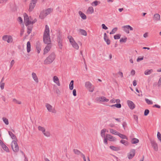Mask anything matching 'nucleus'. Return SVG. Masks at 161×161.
<instances>
[{"instance_id": "f257e3e1", "label": "nucleus", "mask_w": 161, "mask_h": 161, "mask_svg": "<svg viewBox=\"0 0 161 161\" xmlns=\"http://www.w3.org/2000/svg\"><path fill=\"white\" fill-rule=\"evenodd\" d=\"M49 32V28L47 25H46L43 36V41L44 43L48 45L50 44L51 42Z\"/></svg>"}, {"instance_id": "f03ea898", "label": "nucleus", "mask_w": 161, "mask_h": 161, "mask_svg": "<svg viewBox=\"0 0 161 161\" xmlns=\"http://www.w3.org/2000/svg\"><path fill=\"white\" fill-rule=\"evenodd\" d=\"M31 17L30 18L24 19L25 24V26L27 27V33L28 35H29L31 32L33 26L31 25Z\"/></svg>"}, {"instance_id": "7ed1b4c3", "label": "nucleus", "mask_w": 161, "mask_h": 161, "mask_svg": "<svg viewBox=\"0 0 161 161\" xmlns=\"http://www.w3.org/2000/svg\"><path fill=\"white\" fill-rule=\"evenodd\" d=\"M55 58V55L54 53H51L46 58L44 62L45 64H49L52 63Z\"/></svg>"}, {"instance_id": "20e7f679", "label": "nucleus", "mask_w": 161, "mask_h": 161, "mask_svg": "<svg viewBox=\"0 0 161 161\" xmlns=\"http://www.w3.org/2000/svg\"><path fill=\"white\" fill-rule=\"evenodd\" d=\"M52 11V9L50 8L47 9V10L43 11L40 13L39 17L42 19L44 18L47 15L50 14Z\"/></svg>"}, {"instance_id": "39448f33", "label": "nucleus", "mask_w": 161, "mask_h": 161, "mask_svg": "<svg viewBox=\"0 0 161 161\" xmlns=\"http://www.w3.org/2000/svg\"><path fill=\"white\" fill-rule=\"evenodd\" d=\"M11 147L14 152H17L19 151V147L16 141H12Z\"/></svg>"}, {"instance_id": "423d86ee", "label": "nucleus", "mask_w": 161, "mask_h": 161, "mask_svg": "<svg viewBox=\"0 0 161 161\" xmlns=\"http://www.w3.org/2000/svg\"><path fill=\"white\" fill-rule=\"evenodd\" d=\"M45 106L49 112L54 114L56 113L57 111L54 108H53L48 103H46Z\"/></svg>"}, {"instance_id": "0eeeda50", "label": "nucleus", "mask_w": 161, "mask_h": 161, "mask_svg": "<svg viewBox=\"0 0 161 161\" xmlns=\"http://www.w3.org/2000/svg\"><path fill=\"white\" fill-rule=\"evenodd\" d=\"M2 39L8 43H11L13 42V38L11 36L4 35L2 37Z\"/></svg>"}, {"instance_id": "6e6552de", "label": "nucleus", "mask_w": 161, "mask_h": 161, "mask_svg": "<svg viewBox=\"0 0 161 161\" xmlns=\"http://www.w3.org/2000/svg\"><path fill=\"white\" fill-rule=\"evenodd\" d=\"M96 101L98 103L106 102L108 101L109 100L103 96L97 97L95 99Z\"/></svg>"}, {"instance_id": "1a4fd4ad", "label": "nucleus", "mask_w": 161, "mask_h": 161, "mask_svg": "<svg viewBox=\"0 0 161 161\" xmlns=\"http://www.w3.org/2000/svg\"><path fill=\"white\" fill-rule=\"evenodd\" d=\"M37 1V0H31L29 5V12L32 11L36 5Z\"/></svg>"}, {"instance_id": "9d476101", "label": "nucleus", "mask_w": 161, "mask_h": 161, "mask_svg": "<svg viewBox=\"0 0 161 161\" xmlns=\"http://www.w3.org/2000/svg\"><path fill=\"white\" fill-rule=\"evenodd\" d=\"M85 86L88 89L89 91L91 92H92L94 91V87L92 86V84L89 81L86 82L85 83Z\"/></svg>"}, {"instance_id": "9b49d317", "label": "nucleus", "mask_w": 161, "mask_h": 161, "mask_svg": "<svg viewBox=\"0 0 161 161\" xmlns=\"http://www.w3.org/2000/svg\"><path fill=\"white\" fill-rule=\"evenodd\" d=\"M151 143L152 147L155 151H157L158 149V146L157 143L155 141L153 140H151Z\"/></svg>"}, {"instance_id": "f8f14e48", "label": "nucleus", "mask_w": 161, "mask_h": 161, "mask_svg": "<svg viewBox=\"0 0 161 161\" xmlns=\"http://www.w3.org/2000/svg\"><path fill=\"white\" fill-rule=\"evenodd\" d=\"M127 103L128 106L131 109H133L135 108V104L132 101L128 100L127 101Z\"/></svg>"}, {"instance_id": "ddd939ff", "label": "nucleus", "mask_w": 161, "mask_h": 161, "mask_svg": "<svg viewBox=\"0 0 161 161\" xmlns=\"http://www.w3.org/2000/svg\"><path fill=\"white\" fill-rule=\"evenodd\" d=\"M106 137L110 141H115L116 140V138L110 135L107 134Z\"/></svg>"}, {"instance_id": "4468645a", "label": "nucleus", "mask_w": 161, "mask_h": 161, "mask_svg": "<svg viewBox=\"0 0 161 161\" xmlns=\"http://www.w3.org/2000/svg\"><path fill=\"white\" fill-rule=\"evenodd\" d=\"M53 82L56 84L58 86H60V83L59 81L58 77L56 76H55L53 77Z\"/></svg>"}, {"instance_id": "2eb2a0df", "label": "nucleus", "mask_w": 161, "mask_h": 161, "mask_svg": "<svg viewBox=\"0 0 161 161\" xmlns=\"http://www.w3.org/2000/svg\"><path fill=\"white\" fill-rule=\"evenodd\" d=\"M32 77L35 81L37 83L38 82V79L37 77L36 74L34 72H33L31 74Z\"/></svg>"}, {"instance_id": "dca6fc26", "label": "nucleus", "mask_w": 161, "mask_h": 161, "mask_svg": "<svg viewBox=\"0 0 161 161\" xmlns=\"http://www.w3.org/2000/svg\"><path fill=\"white\" fill-rule=\"evenodd\" d=\"M36 47L37 51L38 53H39L41 50L40 43L39 42H37L36 43Z\"/></svg>"}, {"instance_id": "f3484780", "label": "nucleus", "mask_w": 161, "mask_h": 161, "mask_svg": "<svg viewBox=\"0 0 161 161\" xmlns=\"http://www.w3.org/2000/svg\"><path fill=\"white\" fill-rule=\"evenodd\" d=\"M57 41L58 42H63V38L61 34L59 33L57 35Z\"/></svg>"}, {"instance_id": "a211bd4d", "label": "nucleus", "mask_w": 161, "mask_h": 161, "mask_svg": "<svg viewBox=\"0 0 161 161\" xmlns=\"http://www.w3.org/2000/svg\"><path fill=\"white\" fill-rule=\"evenodd\" d=\"M106 33H105L104 34V39L105 41L106 42V43L107 45H109L110 43V40L108 39L107 38V39H106Z\"/></svg>"}, {"instance_id": "6ab92c4d", "label": "nucleus", "mask_w": 161, "mask_h": 161, "mask_svg": "<svg viewBox=\"0 0 161 161\" xmlns=\"http://www.w3.org/2000/svg\"><path fill=\"white\" fill-rule=\"evenodd\" d=\"M109 148L113 151H118L120 150V147H114L113 146H111Z\"/></svg>"}, {"instance_id": "aec40b11", "label": "nucleus", "mask_w": 161, "mask_h": 161, "mask_svg": "<svg viewBox=\"0 0 161 161\" xmlns=\"http://www.w3.org/2000/svg\"><path fill=\"white\" fill-rule=\"evenodd\" d=\"M79 14L80 17L83 19H86V16L85 14L82 13L81 11L79 12Z\"/></svg>"}, {"instance_id": "412c9836", "label": "nucleus", "mask_w": 161, "mask_h": 161, "mask_svg": "<svg viewBox=\"0 0 161 161\" xmlns=\"http://www.w3.org/2000/svg\"><path fill=\"white\" fill-rule=\"evenodd\" d=\"M153 19L156 21L160 20V15L159 14H154L153 16Z\"/></svg>"}, {"instance_id": "4be33fe9", "label": "nucleus", "mask_w": 161, "mask_h": 161, "mask_svg": "<svg viewBox=\"0 0 161 161\" xmlns=\"http://www.w3.org/2000/svg\"><path fill=\"white\" fill-rule=\"evenodd\" d=\"M50 46L49 45H47L44 50V54H45L47 53L50 50Z\"/></svg>"}, {"instance_id": "5701e85b", "label": "nucleus", "mask_w": 161, "mask_h": 161, "mask_svg": "<svg viewBox=\"0 0 161 161\" xmlns=\"http://www.w3.org/2000/svg\"><path fill=\"white\" fill-rule=\"evenodd\" d=\"M71 44L72 45L73 47L76 49H78L79 48V47L77 44L74 41L71 43Z\"/></svg>"}, {"instance_id": "b1692460", "label": "nucleus", "mask_w": 161, "mask_h": 161, "mask_svg": "<svg viewBox=\"0 0 161 161\" xmlns=\"http://www.w3.org/2000/svg\"><path fill=\"white\" fill-rule=\"evenodd\" d=\"M31 50V43L29 41L27 43V51L28 53H29Z\"/></svg>"}, {"instance_id": "393cba45", "label": "nucleus", "mask_w": 161, "mask_h": 161, "mask_svg": "<svg viewBox=\"0 0 161 161\" xmlns=\"http://www.w3.org/2000/svg\"><path fill=\"white\" fill-rule=\"evenodd\" d=\"M153 71L152 69H147L144 71V74L146 75H150Z\"/></svg>"}, {"instance_id": "a878e982", "label": "nucleus", "mask_w": 161, "mask_h": 161, "mask_svg": "<svg viewBox=\"0 0 161 161\" xmlns=\"http://www.w3.org/2000/svg\"><path fill=\"white\" fill-rule=\"evenodd\" d=\"M80 33L84 36H86L87 35V33L86 31L82 29H80L79 30Z\"/></svg>"}, {"instance_id": "bb28decb", "label": "nucleus", "mask_w": 161, "mask_h": 161, "mask_svg": "<svg viewBox=\"0 0 161 161\" xmlns=\"http://www.w3.org/2000/svg\"><path fill=\"white\" fill-rule=\"evenodd\" d=\"M128 25H125L122 27L124 31L126 32L127 34L129 33V30L128 27H127Z\"/></svg>"}, {"instance_id": "cd10ccee", "label": "nucleus", "mask_w": 161, "mask_h": 161, "mask_svg": "<svg viewBox=\"0 0 161 161\" xmlns=\"http://www.w3.org/2000/svg\"><path fill=\"white\" fill-rule=\"evenodd\" d=\"M1 147L6 152H9V150L8 148L6 146L5 144L3 143V144L1 146Z\"/></svg>"}, {"instance_id": "c85d7f7f", "label": "nucleus", "mask_w": 161, "mask_h": 161, "mask_svg": "<svg viewBox=\"0 0 161 161\" xmlns=\"http://www.w3.org/2000/svg\"><path fill=\"white\" fill-rule=\"evenodd\" d=\"M118 136L120 138L122 139H126L127 140H128V138L127 137L124 135L119 133Z\"/></svg>"}, {"instance_id": "c756f323", "label": "nucleus", "mask_w": 161, "mask_h": 161, "mask_svg": "<svg viewBox=\"0 0 161 161\" xmlns=\"http://www.w3.org/2000/svg\"><path fill=\"white\" fill-rule=\"evenodd\" d=\"M87 11L89 14H92L94 12L93 8L92 7H89L87 10Z\"/></svg>"}, {"instance_id": "7c9ffc66", "label": "nucleus", "mask_w": 161, "mask_h": 161, "mask_svg": "<svg viewBox=\"0 0 161 161\" xmlns=\"http://www.w3.org/2000/svg\"><path fill=\"white\" fill-rule=\"evenodd\" d=\"M131 142L132 144H135L138 143L139 140L138 139L134 138L132 139Z\"/></svg>"}, {"instance_id": "2f4dec72", "label": "nucleus", "mask_w": 161, "mask_h": 161, "mask_svg": "<svg viewBox=\"0 0 161 161\" xmlns=\"http://www.w3.org/2000/svg\"><path fill=\"white\" fill-rule=\"evenodd\" d=\"M8 134L11 136V138L14 140L16 139V136L11 132L10 131H8Z\"/></svg>"}, {"instance_id": "473e14b6", "label": "nucleus", "mask_w": 161, "mask_h": 161, "mask_svg": "<svg viewBox=\"0 0 161 161\" xmlns=\"http://www.w3.org/2000/svg\"><path fill=\"white\" fill-rule=\"evenodd\" d=\"M73 152L76 155H82V154H83L81 152H80V151L76 149H74Z\"/></svg>"}, {"instance_id": "72a5a7b5", "label": "nucleus", "mask_w": 161, "mask_h": 161, "mask_svg": "<svg viewBox=\"0 0 161 161\" xmlns=\"http://www.w3.org/2000/svg\"><path fill=\"white\" fill-rule=\"evenodd\" d=\"M74 80L71 81L69 85V88L70 90H72L74 88Z\"/></svg>"}, {"instance_id": "f704fd0d", "label": "nucleus", "mask_w": 161, "mask_h": 161, "mask_svg": "<svg viewBox=\"0 0 161 161\" xmlns=\"http://www.w3.org/2000/svg\"><path fill=\"white\" fill-rule=\"evenodd\" d=\"M120 142L125 146H127L129 144V142L125 140H121L120 141Z\"/></svg>"}, {"instance_id": "c9c22d12", "label": "nucleus", "mask_w": 161, "mask_h": 161, "mask_svg": "<svg viewBox=\"0 0 161 161\" xmlns=\"http://www.w3.org/2000/svg\"><path fill=\"white\" fill-rule=\"evenodd\" d=\"M110 132L112 134L117 135H118V134L119 133L118 131L116 130H114L113 129H110Z\"/></svg>"}, {"instance_id": "e433bc0d", "label": "nucleus", "mask_w": 161, "mask_h": 161, "mask_svg": "<svg viewBox=\"0 0 161 161\" xmlns=\"http://www.w3.org/2000/svg\"><path fill=\"white\" fill-rule=\"evenodd\" d=\"M106 130L103 129L101 130V135L102 137H104L105 133L106 132Z\"/></svg>"}, {"instance_id": "4c0bfd02", "label": "nucleus", "mask_w": 161, "mask_h": 161, "mask_svg": "<svg viewBox=\"0 0 161 161\" xmlns=\"http://www.w3.org/2000/svg\"><path fill=\"white\" fill-rule=\"evenodd\" d=\"M3 121L6 125H8L9 124L8 119L6 118L3 117L2 119Z\"/></svg>"}, {"instance_id": "58836bf2", "label": "nucleus", "mask_w": 161, "mask_h": 161, "mask_svg": "<svg viewBox=\"0 0 161 161\" xmlns=\"http://www.w3.org/2000/svg\"><path fill=\"white\" fill-rule=\"evenodd\" d=\"M118 30V28L117 27H115L110 32V34H114L115 33V32L117 31Z\"/></svg>"}, {"instance_id": "ea45409f", "label": "nucleus", "mask_w": 161, "mask_h": 161, "mask_svg": "<svg viewBox=\"0 0 161 161\" xmlns=\"http://www.w3.org/2000/svg\"><path fill=\"white\" fill-rule=\"evenodd\" d=\"M145 100L146 103L148 104H153V102L152 101L147 98H146Z\"/></svg>"}, {"instance_id": "a19ab883", "label": "nucleus", "mask_w": 161, "mask_h": 161, "mask_svg": "<svg viewBox=\"0 0 161 161\" xmlns=\"http://www.w3.org/2000/svg\"><path fill=\"white\" fill-rule=\"evenodd\" d=\"M100 3V2L97 1H95L93 2L92 3V5L93 6H96L98 4V3Z\"/></svg>"}, {"instance_id": "79ce46f5", "label": "nucleus", "mask_w": 161, "mask_h": 161, "mask_svg": "<svg viewBox=\"0 0 161 161\" xmlns=\"http://www.w3.org/2000/svg\"><path fill=\"white\" fill-rule=\"evenodd\" d=\"M38 129L39 130L42 131V133H44L45 131V128L41 126H39L38 127Z\"/></svg>"}, {"instance_id": "37998d69", "label": "nucleus", "mask_w": 161, "mask_h": 161, "mask_svg": "<svg viewBox=\"0 0 161 161\" xmlns=\"http://www.w3.org/2000/svg\"><path fill=\"white\" fill-rule=\"evenodd\" d=\"M42 133L46 136L49 137L50 136V133L49 131H45L44 133Z\"/></svg>"}, {"instance_id": "c03bdc74", "label": "nucleus", "mask_w": 161, "mask_h": 161, "mask_svg": "<svg viewBox=\"0 0 161 161\" xmlns=\"http://www.w3.org/2000/svg\"><path fill=\"white\" fill-rule=\"evenodd\" d=\"M13 102H14L16 103H17V104H21V101H19L17 100L15 98H14L13 99Z\"/></svg>"}, {"instance_id": "a18cd8bd", "label": "nucleus", "mask_w": 161, "mask_h": 161, "mask_svg": "<svg viewBox=\"0 0 161 161\" xmlns=\"http://www.w3.org/2000/svg\"><path fill=\"white\" fill-rule=\"evenodd\" d=\"M121 35L120 34H117L114 36V38L115 39H118L120 37Z\"/></svg>"}, {"instance_id": "49530a36", "label": "nucleus", "mask_w": 161, "mask_h": 161, "mask_svg": "<svg viewBox=\"0 0 161 161\" xmlns=\"http://www.w3.org/2000/svg\"><path fill=\"white\" fill-rule=\"evenodd\" d=\"M68 38L69 39V42L71 43L75 41L73 38L71 36H68Z\"/></svg>"}, {"instance_id": "de8ad7c7", "label": "nucleus", "mask_w": 161, "mask_h": 161, "mask_svg": "<svg viewBox=\"0 0 161 161\" xmlns=\"http://www.w3.org/2000/svg\"><path fill=\"white\" fill-rule=\"evenodd\" d=\"M135 155L133 154H132L129 153L127 156L128 158L129 159H131Z\"/></svg>"}, {"instance_id": "09e8293b", "label": "nucleus", "mask_w": 161, "mask_h": 161, "mask_svg": "<svg viewBox=\"0 0 161 161\" xmlns=\"http://www.w3.org/2000/svg\"><path fill=\"white\" fill-rule=\"evenodd\" d=\"M127 38L126 37H125V38H121L119 40V42H125L127 41Z\"/></svg>"}, {"instance_id": "8fccbe9b", "label": "nucleus", "mask_w": 161, "mask_h": 161, "mask_svg": "<svg viewBox=\"0 0 161 161\" xmlns=\"http://www.w3.org/2000/svg\"><path fill=\"white\" fill-rule=\"evenodd\" d=\"M157 136L158 138L161 142V134L159 132H158Z\"/></svg>"}, {"instance_id": "3c124183", "label": "nucleus", "mask_w": 161, "mask_h": 161, "mask_svg": "<svg viewBox=\"0 0 161 161\" xmlns=\"http://www.w3.org/2000/svg\"><path fill=\"white\" fill-rule=\"evenodd\" d=\"M149 113V111L148 109H146L145 110L144 112V115L145 116H146L148 115Z\"/></svg>"}, {"instance_id": "603ef678", "label": "nucleus", "mask_w": 161, "mask_h": 161, "mask_svg": "<svg viewBox=\"0 0 161 161\" xmlns=\"http://www.w3.org/2000/svg\"><path fill=\"white\" fill-rule=\"evenodd\" d=\"M58 45L59 46V48L60 49H62V46H63V45H62L63 42H58Z\"/></svg>"}, {"instance_id": "864d4df0", "label": "nucleus", "mask_w": 161, "mask_h": 161, "mask_svg": "<svg viewBox=\"0 0 161 161\" xmlns=\"http://www.w3.org/2000/svg\"><path fill=\"white\" fill-rule=\"evenodd\" d=\"M114 107H115L118 108H120L121 107V105L120 103H117L116 104H114Z\"/></svg>"}, {"instance_id": "5fc2aeb1", "label": "nucleus", "mask_w": 161, "mask_h": 161, "mask_svg": "<svg viewBox=\"0 0 161 161\" xmlns=\"http://www.w3.org/2000/svg\"><path fill=\"white\" fill-rule=\"evenodd\" d=\"M129 153L130 154H133L134 155H135V150L134 149H131V150H130V153Z\"/></svg>"}, {"instance_id": "6e6d98bb", "label": "nucleus", "mask_w": 161, "mask_h": 161, "mask_svg": "<svg viewBox=\"0 0 161 161\" xmlns=\"http://www.w3.org/2000/svg\"><path fill=\"white\" fill-rule=\"evenodd\" d=\"M133 118H134V119L136 121V122L137 123H138V116L136 115H133Z\"/></svg>"}, {"instance_id": "4d7b16f0", "label": "nucleus", "mask_w": 161, "mask_h": 161, "mask_svg": "<svg viewBox=\"0 0 161 161\" xmlns=\"http://www.w3.org/2000/svg\"><path fill=\"white\" fill-rule=\"evenodd\" d=\"M143 56L142 57H139L137 59L136 61L137 62H139L140 61L143 60Z\"/></svg>"}, {"instance_id": "13d9d810", "label": "nucleus", "mask_w": 161, "mask_h": 161, "mask_svg": "<svg viewBox=\"0 0 161 161\" xmlns=\"http://www.w3.org/2000/svg\"><path fill=\"white\" fill-rule=\"evenodd\" d=\"M5 83H0V87L2 90L4 89Z\"/></svg>"}, {"instance_id": "bf43d9fd", "label": "nucleus", "mask_w": 161, "mask_h": 161, "mask_svg": "<svg viewBox=\"0 0 161 161\" xmlns=\"http://www.w3.org/2000/svg\"><path fill=\"white\" fill-rule=\"evenodd\" d=\"M18 20L19 21V22L20 24L22 23L23 22L22 19L20 17H19L18 18Z\"/></svg>"}, {"instance_id": "052dcab7", "label": "nucleus", "mask_w": 161, "mask_h": 161, "mask_svg": "<svg viewBox=\"0 0 161 161\" xmlns=\"http://www.w3.org/2000/svg\"><path fill=\"white\" fill-rule=\"evenodd\" d=\"M126 123L125 122H124L122 123V126L125 130V127L126 126Z\"/></svg>"}, {"instance_id": "680f3d73", "label": "nucleus", "mask_w": 161, "mask_h": 161, "mask_svg": "<svg viewBox=\"0 0 161 161\" xmlns=\"http://www.w3.org/2000/svg\"><path fill=\"white\" fill-rule=\"evenodd\" d=\"M102 28L104 30H107L108 28L104 24H102Z\"/></svg>"}, {"instance_id": "e2e57ef3", "label": "nucleus", "mask_w": 161, "mask_h": 161, "mask_svg": "<svg viewBox=\"0 0 161 161\" xmlns=\"http://www.w3.org/2000/svg\"><path fill=\"white\" fill-rule=\"evenodd\" d=\"M108 139L106 137H104V142L105 144H108L107 141Z\"/></svg>"}, {"instance_id": "0e129e2a", "label": "nucleus", "mask_w": 161, "mask_h": 161, "mask_svg": "<svg viewBox=\"0 0 161 161\" xmlns=\"http://www.w3.org/2000/svg\"><path fill=\"white\" fill-rule=\"evenodd\" d=\"M153 108H154V107H156V108H160L161 107L160 105H158V104H155L154 105H153Z\"/></svg>"}, {"instance_id": "69168bd1", "label": "nucleus", "mask_w": 161, "mask_h": 161, "mask_svg": "<svg viewBox=\"0 0 161 161\" xmlns=\"http://www.w3.org/2000/svg\"><path fill=\"white\" fill-rule=\"evenodd\" d=\"M14 63V60H13L11 61V64H10V68H11L13 65Z\"/></svg>"}, {"instance_id": "338daca9", "label": "nucleus", "mask_w": 161, "mask_h": 161, "mask_svg": "<svg viewBox=\"0 0 161 161\" xmlns=\"http://www.w3.org/2000/svg\"><path fill=\"white\" fill-rule=\"evenodd\" d=\"M24 19L29 18L28 15L25 13L24 14Z\"/></svg>"}, {"instance_id": "774afa93", "label": "nucleus", "mask_w": 161, "mask_h": 161, "mask_svg": "<svg viewBox=\"0 0 161 161\" xmlns=\"http://www.w3.org/2000/svg\"><path fill=\"white\" fill-rule=\"evenodd\" d=\"M161 85V77H160V79L159 80L158 85V86H160Z\"/></svg>"}]
</instances>
